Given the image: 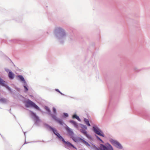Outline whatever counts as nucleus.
<instances>
[{"instance_id": "obj_12", "label": "nucleus", "mask_w": 150, "mask_h": 150, "mask_svg": "<svg viewBox=\"0 0 150 150\" xmlns=\"http://www.w3.org/2000/svg\"><path fill=\"white\" fill-rule=\"evenodd\" d=\"M18 77L21 80V81H23L24 83H26L23 77L21 75H19Z\"/></svg>"}, {"instance_id": "obj_8", "label": "nucleus", "mask_w": 150, "mask_h": 150, "mask_svg": "<svg viewBox=\"0 0 150 150\" xmlns=\"http://www.w3.org/2000/svg\"><path fill=\"white\" fill-rule=\"evenodd\" d=\"M69 122L71 123L74 126L76 127L77 128L78 127V124L75 121H73V120H70L69 121Z\"/></svg>"}, {"instance_id": "obj_4", "label": "nucleus", "mask_w": 150, "mask_h": 150, "mask_svg": "<svg viewBox=\"0 0 150 150\" xmlns=\"http://www.w3.org/2000/svg\"><path fill=\"white\" fill-rule=\"evenodd\" d=\"M100 146L101 149L103 150H113L112 147L109 144L107 146L102 144H100Z\"/></svg>"}, {"instance_id": "obj_10", "label": "nucleus", "mask_w": 150, "mask_h": 150, "mask_svg": "<svg viewBox=\"0 0 150 150\" xmlns=\"http://www.w3.org/2000/svg\"><path fill=\"white\" fill-rule=\"evenodd\" d=\"M82 141V142L85 144L87 146H90V145L89 144H88L87 142L85 141L84 140L80 139Z\"/></svg>"}, {"instance_id": "obj_17", "label": "nucleus", "mask_w": 150, "mask_h": 150, "mask_svg": "<svg viewBox=\"0 0 150 150\" xmlns=\"http://www.w3.org/2000/svg\"><path fill=\"white\" fill-rule=\"evenodd\" d=\"M6 102V99L2 98H0V102L2 103H5Z\"/></svg>"}, {"instance_id": "obj_9", "label": "nucleus", "mask_w": 150, "mask_h": 150, "mask_svg": "<svg viewBox=\"0 0 150 150\" xmlns=\"http://www.w3.org/2000/svg\"><path fill=\"white\" fill-rule=\"evenodd\" d=\"M80 131L84 135L86 136L87 137H88V135L87 134V132L86 130L83 129H81Z\"/></svg>"}, {"instance_id": "obj_23", "label": "nucleus", "mask_w": 150, "mask_h": 150, "mask_svg": "<svg viewBox=\"0 0 150 150\" xmlns=\"http://www.w3.org/2000/svg\"><path fill=\"white\" fill-rule=\"evenodd\" d=\"M32 115H33V116H34L35 117L36 119L38 118V117L36 115L35 113H32Z\"/></svg>"}, {"instance_id": "obj_25", "label": "nucleus", "mask_w": 150, "mask_h": 150, "mask_svg": "<svg viewBox=\"0 0 150 150\" xmlns=\"http://www.w3.org/2000/svg\"><path fill=\"white\" fill-rule=\"evenodd\" d=\"M64 116L66 117H67L68 116V114L67 113H64Z\"/></svg>"}, {"instance_id": "obj_16", "label": "nucleus", "mask_w": 150, "mask_h": 150, "mask_svg": "<svg viewBox=\"0 0 150 150\" xmlns=\"http://www.w3.org/2000/svg\"><path fill=\"white\" fill-rule=\"evenodd\" d=\"M72 117L73 118H76L78 120H80V119L79 117L76 115H74Z\"/></svg>"}, {"instance_id": "obj_14", "label": "nucleus", "mask_w": 150, "mask_h": 150, "mask_svg": "<svg viewBox=\"0 0 150 150\" xmlns=\"http://www.w3.org/2000/svg\"><path fill=\"white\" fill-rule=\"evenodd\" d=\"M50 129L56 135L58 133L57 131L52 127H50Z\"/></svg>"}, {"instance_id": "obj_1", "label": "nucleus", "mask_w": 150, "mask_h": 150, "mask_svg": "<svg viewBox=\"0 0 150 150\" xmlns=\"http://www.w3.org/2000/svg\"><path fill=\"white\" fill-rule=\"evenodd\" d=\"M54 34L57 38H64L67 36V34L65 30L60 27L55 28Z\"/></svg>"}, {"instance_id": "obj_26", "label": "nucleus", "mask_w": 150, "mask_h": 150, "mask_svg": "<svg viewBox=\"0 0 150 150\" xmlns=\"http://www.w3.org/2000/svg\"><path fill=\"white\" fill-rule=\"evenodd\" d=\"M24 86V88L25 89V91H27L28 90V89L27 88V87L25 86Z\"/></svg>"}, {"instance_id": "obj_27", "label": "nucleus", "mask_w": 150, "mask_h": 150, "mask_svg": "<svg viewBox=\"0 0 150 150\" xmlns=\"http://www.w3.org/2000/svg\"><path fill=\"white\" fill-rule=\"evenodd\" d=\"M83 128L85 129H87V127L85 125H83Z\"/></svg>"}, {"instance_id": "obj_5", "label": "nucleus", "mask_w": 150, "mask_h": 150, "mask_svg": "<svg viewBox=\"0 0 150 150\" xmlns=\"http://www.w3.org/2000/svg\"><path fill=\"white\" fill-rule=\"evenodd\" d=\"M65 129L67 132L70 136H72L73 135L74 133L70 128H69L68 126H67L65 127Z\"/></svg>"}, {"instance_id": "obj_13", "label": "nucleus", "mask_w": 150, "mask_h": 150, "mask_svg": "<svg viewBox=\"0 0 150 150\" xmlns=\"http://www.w3.org/2000/svg\"><path fill=\"white\" fill-rule=\"evenodd\" d=\"M84 121L85 122L86 124L88 125V126H90V124L89 123V121H88V120L87 119L85 118L84 120Z\"/></svg>"}, {"instance_id": "obj_6", "label": "nucleus", "mask_w": 150, "mask_h": 150, "mask_svg": "<svg viewBox=\"0 0 150 150\" xmlns=\"http://www.w3.org/2000/svg\"><path fill=\"white\" fill-rule=\"evenodd\" d=\"M62 141L63 142L65 143L66 144H67V145L69 147L72 146L74 148H76L74 147L71 144L70 142H66L64 138H62Z\"/></svg>"}, {"instance_id": "obj_20", "label": "nucleus", "mask_w": 150, "mask_h": 150, "mask_svg": "<svg viewBox=\"0 0 150 150\" xmlns=\"http://www.w3.org/2000/svg\"><path fill=\"white\" fill-rule=\"evenodd\" d=\"M56 135H57L59 138L61 139L62 140V138H63L60 135V134L59 133H57Z\"/></svg>"}, {"instance_id": "obj_11", "label": "nucleus", "mask_w": 150, "mask_h": 150, "mask_svg": "<svg viewBox=\"0 0 150 150\" xmlns=\"http://www.w3.org/2000/svg\"><path fill=\"white\" fill-rule=\"evenodd\" d=\"M111 142L112 144L115 146H116L117 144H118V143H119L117 142L115 140L112 141Z\"/></svg>"}, {"instance_id": "obj_3", "label": "nucleus", "mask_w": 150, "mask_h": 150, "mask_svg": "<svg viewBox=\"0 0 150 150\" xmlns=\"http://www.w3.org/2000/svg\"><path fill=\"white\" fill-rule=\"evenodd\" d=\"M94 132L99 135L104 137L103 133L96 126H94L93 127Z\"/></svg>"}, {"instance_id": "obj_2", "label": "nucleus", "mask_w": 150, "mask_h": 150, "mask_svg": "<svg viewBox=\"0 0 150 150\" xmlns=\"http://www.w3.org/2000/svg\"><path fill=\"white\" fill-rule=\"evenodd\" d=\"M25 106L27 107H31L40 110L39 107L36 105L34 102L29 100H28L25 102Z\"/></svg>"}, {"instance_id": "obj_28", "label": "nucleus", "mask_w": 150, "mask_h": 150, "mask_svg": "<svg viewBox=\"0 0 150 150\" xmlns=\"http://www.w3.org/2000/svg\"><path fill=\"white\" fill-rule=\"evenodd\" d=\"M56 90L58 91V92H59L60 93H61L60 92V91H59V90L58 89H56Z\"/></svg>"}, {"instance_id": "obj_29", "label": "nucleus", "mask_w": 150, "mask_h": 150, "mask_svg": "<svg viewBox=\"0 0 150 150\" xmlns=\"http://www.w3.org/2000/svg\"><path fill=\"white\" fill-rule=\"evenodd\" d=\"M7 88H9L8 87H7Z\"/></svg>"}, {"instance_id": "obj_24", "label": "nucleus", "mask_w": 150, "mask_h": 150, "mask_svg": "<svg viewBox=\"0 0 150 150\" xmlns=\"http://www.w3.org/2000/svg\"><path fill=\"white\" fill-rule=\"evenodd\" d=\"M96 137L98 139L101 141L102 143H103V141L98 136H96Z\"/></svg>"}, {"instance_id": "obj_18", "label": "nucleus", "mask_w": 150, "mask_h": 150, "mask_svg": "<svg viewBox=\"0 0 150 150\" xmlns=\"http://www.w3.org/2000/svg\"><path fill=\"white\" fill-rule=\"evenodd\" d=\"M51 116L55 121H56L58 119L56 116L55 115H51Z\"/></svg>"}, {"instance_id": "obj_21", "label": "nucleus", "mask_w": 150, "mask_h": 150, "mask_svg": "<svg viewBox=\"0 0 150 150\" xmlns=\"http://www.w3.org/2000/svg\"><path fill=\"white\" fill-rule=\"evenodd\" d=\"M53 112L55 114H56V109L54 108H53Z\"/></svg>"}, {"instance_id": "obj_7", "label": "nucleus", "mask_w": 150, "mask_h": 150, "mask_svg": "<svg viewBox=\"0 0 150 150\" xmlns=\"http://www.w3.org/2000/svg\"><path fill=\"white\" fill-rule=\"evenodd\" d=\"M14 74L12 71H10L8 73V76L9 78L11 79H13L14 78Z\"/></svg>"}, {"instance_id": "obj_19", "label": "nucleus", "mask_w": 150, "mask_h": 150, "mask_svg": "<svg viewBox=\"0 0 150 150\" xmlns=\"http://www.w3.org/2000/svg\"><path fill=\"white\" fill-rule=\"evenodd\" d=\"M115 147H116L117 148H118L119 149H122V146H121L120 144L119 143H118V144H117V145Z\"/></svg>"}, {"instance_id": "obj_22", "label": "nucleus", "mask_w": 150, "mask_h": 150, "mask_svg": "<svg viewBox=\"0 0 150 150\" xmlns=\"http://www.w3.org/2000/svg\"><path fill=\"white\" fill-rule=\"evenodd\" d=\"M45 109L49 112H50V109H49V108H48V107H45Z\"/></svg>"}, {"instance_id": "obj_15", "label": "nucleus", "mask_w": 150, "mask_h": 150, "mask_svg": "<svg viewBox=\"0 0 150 150\" xmlns=\"http://www.w3.org/2000/svg\"><path fill=\"white\" fill-rule=\"evenodd\" d=\"M56 121L57 122L61 125H62L63 124V122L60 119H57Z\"/></svg>"}]
</instances>
